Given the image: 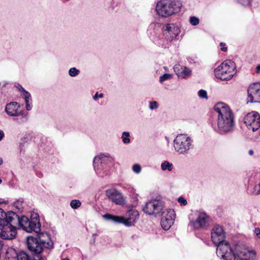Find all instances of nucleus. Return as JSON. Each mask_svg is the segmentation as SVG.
Returning <instances> with one entry per match:
<instances>
[{
    "label": "nucleus",
    "instance_id": "obj_46",
    "mask_svg": "<svg viewBox=\"0 0 260 260\" xmlns=\"http://www.w3.org/2000/svg\"><path fill=\"white\" fill-rule=\"evenodd\" d=\"M3 163V160L2 157H0V166H1Z\"/></svg>",
    "mask_w": 260,
    "mask_h": 260
},
{
    "label": "nucleus",
    "instance_id": "obj_20",
    "mask_svg": "<svg viewBox=\"0 0 260 260\" xmlns=\"http://www.w3.org/2000/svg\"><path fill=\"white\" fill-rule=\"evenodd\" d=\"M194 229H199L206 227L208 224V217L204 212L200 213L197 219L191 222Z\"/></svg>",
    "mask_w": 260,
    "mask_h": 260
},
{
    "label": "nucleus",
    "instance_id": "obj_3",
    "mask_svg": "<svg viewBox=\"0 0 260 260\" xmlns=\"http://www.w3.org/2000/svg\"><path fill=\"white\" fill-rule=\"evenodd\" d=\"M182 7L179 0H160L156 5L155 11L160 17L167 18L178 14Z\"/></svg>",
    "mask_w": 260,
    "mask_h": 260
},
{
    "label": "nucleus",
    "instance_id": "obj_44",
    "mask_svg": "<svg viewBox=\"0 0 260 260\" xmlns=\"http://www.w3.org/2000/svg\"><path fill=\"white\" fill-rule=\"evenodd\" d=\"M256 71L257 73L260 72V64L258 65L256 67Z\"/></svg>",
    "mask_w": 260,
    "mask_h": 260
},
{
    "label": "nucleus",
    "instance_id": "obj_41",
    "mask_svg": "<svg viewBox=\"0 0 260 260\" xmlns=\"http://www.w3.org/2000/svg\"><path fill=\"white\" fill-rule=\"evenodd\" d=\"M258 185L257 186V185H255L253 188V191H252L253 193L256 194V195H258V194H259L260 193H257V191L258 190Z\"/></svg>",
    "mask_w": 260,
    "mask_h": 260
},
{
    "label": "nucleus",
    "instance_id": "obj_49",
    "mask_svg": "<svg viewBox=\"0 0 260 260\" xmlns=\"http://www.w3.org/2000/svg\"><path fill=\"white\" fill-rule=\"evenodd\" d=\"M166 139L167 140V141L169 142V139H168V138L167 137H165Z\"/></svg>",
    "mask_w": 260,
    "mask_h": 260
},
{
    "label": "nucleus",
    "instance_id": "obj_5",
    "mask_svg": "<svg viewBox=\"0 0 260 260\" xmlns=\"http://www.w3.org/2000/svg\"><path fill=\"white\" fill-rule=\"evenodd\" d=\"M18 224L20 227L26 232L31 233L34 232L38 234L36 239H38V235L42 233H40L41 231V224L39 216L37 213H32L30 219L25 216H21L19 220Z\"/></svg>",
    "mask_w": 260,
    "mask_h": 260
},
{
    "label": "nucleus",
    "instance_id": "obj_31",
    "mask_svg": "<svg viewBox=\"0 0 260 260\" xmlns=\"http://www.w3.org/2000/svg\"><path fill=\"white\" fill-rule=\"evenodd\" d=\"M15 87L21 92V95L22 96L29 93L27 91L25 90L22 87V86L20 84H16L15 85Z\"/></svg>",
    "mask_w": 260,
    "mask_h": 260
},
{
    "label": "nucleus",
    "instance_id": "obj_28",
    "mask_svg": "<svg viewBox=\"0 0 260 260\" xmlns=\"http://www.w3.org/2000/svg\"><path fill=\"white\" fill-rule=\"evenodd\" d=\"M79 73L80 71L75 67L71 68L69 70V75L72 77L78 76Z\"/></svg>",
    "mask_w": 260,
    "mask_h": 260
},
{
    "label": "nucleus",
    "instance_id": "obj_39",
    "mask_svg": "<svg viewBox=\"0 0 260 260\" xmlns=\"http://www.w3.org/2000/svg\"><path fill=\"white\" fill-rule=\"evenodd\" d=\"M254 233L257 237V238H260V229L258 228H256L254 230Z\"/></svg>",
    "mask_w": 260,
    "mask_h": 260
},
{
    "label": "nucleus",
    "instance_id": "obj_13",
    "mask_svg": "<svg viewBox=\"0 0 260 260\" xmlns=\"http://www.w3.org/2000/svg\"><path fill=\"white\" fill-rule=\"evenodd\" d=\"M175 213L174 210L169 209L163 212L161 219V225L166 231L168 230L174 223Z\"/></svg>",
    "mask_w": 260,
    "mask_h": 260
},
{
    "label": "nucleus",
    "instance_id": "obj_24",
    "mask_svg": "<svg viewBox=\"0 0 260 260\" xmlns=\"http://www.w3.org/2000/svg\"><path fill=\"white\" fill-rule=\"evenodd\" d=\"M103 216L105 219L111 220L113 222L116 223H120V222H121V220H122L120 216H114L109 214H106Z\"/></svg>",
    "mask_w": 260,
    "mask_h": 260
},
{
    "label": "nucleus",
    "instance_id": "obj_15",
    "mask_svg": "<svg viewBox=\"0 0 260 260\" xmlns=\"http://www.w3.org/2000/svg\"><path fill=\"white\" fill-rule=\"evenodd\" d=\"M3 210L0 208V215H2ZM5 215V218H2L0 217L1 223L10 225L14 226V225L16 224L17 223H19V220L20 218L19 217L17 214L12 211H10L7 213H4ZM3 216V215H2Z\"/></svg>",
    "mask_w": 260,
    "mask_h": 260
},
{
    "label": "nucleus",
    "instance_id": "obj_7",
    "mask_svg": "<svg viewBox=\"0 0 260 260\" xmlns=\"http://www.w3.org/2000/svg\"><path fill=\"white\" fill-rule=\"evenodd\" d=\"M216 253L223 260H235L237 256L236 245L234 250L228 241L221 243L217 246Z\"/></svg>",
    "mask_w": 260,
    "mask_h": 260
},
{
    "label": "nucleus",
    "instance_id": "obj_6",
    "mask_svg": "<svg viewBox=\"0 0 260 260\" xmlns=\"http://www.w3.org/2000/svg\"><path fill=\"white\" fill-rule=\"evenodd\" d=\"M176 152L180 154H186L193 148V140L187 134H178L173 141Z\"/></svg>",
    "mask_w": 260,
    "mask_h": 260
},
{
    "label": "nucleus",
    "instance_id": "obj_25",
    "mask_svg": "<svg viewBox=\"0 0 260 260\" xmlns=\"http://www.w3.org/2000/svg\"><path fill=\"white\" fill-rule=\"evenodd\" d=\"M161 169L162 171H171L173 169V165L168 161H165L161 164Z\"/></svg>",
    "mask_w": 260,
    "mask_h": 260
},
{
    "label": "nucleus",
    "instance_id": "obj_26",
    "mask_svg": "<svg viewBox=\"0 0 260 260\" xmlns=\"http://www.w3.org/2000/svg\"><path fill=\"white\" fill-rule=\"evenodd\" d=\"M130 134L128 132H124L122 133L121 139L122 142L124 144H128L130 142V139L128 138Z\"/></svg>",
    "mask_w": 260,
    "mask_h": 260
},
{
    "label": "nucleus",
    "instance_id": "obj_19",
    "mask_svg": "<svg viewBox=\"0 0 260 260\" xmlns=\"http://www.w3.org/2000/svg\"><path fill=\"white\" fill-rule=\"evenodd\" d=\"M138 216L139 213L137 211L129 210L126 212L125 217L120 216L122 220L120 223H123L126 226H132L134 224Z\"/></svg>",
    "mask_w": 260,
    "mask_h": 260
},
{
    "label": "nucleus",
    "instance_id": "obj_34",
    "mask_svg": "<svg viewBox=\"0 0 260 260\" xmlns=\"http://www.w3.org/2000/svg\"><path fill=\"white\" fill-rule=\"evenodd\" d=\"M198 95L202 99H208L207 92L205 90H200L198 92Z\"/></svg>",
    "mask_w": 260,
    "mask_h": 260
},
{
    "label": "nucleus",
    "instance_id": "obj_11",
    "mask_svg": "<svg viewBox=\"0 0 260 260\" xmlns=\"http://www.w3.org/2000/svg\"><path fill=\"white\" fill-rule=\"evenodd\" d=\"M244 122L249 129L255 132L260 127V115L255 111L249 113L244 117Z\"/></svg>",
    "mask_w": 260,
    "mask_h": 260
},
{
    "label": "nucleus",
    "instance_id": "obj_38",
    "mask_svg": "<svg viewBox=\"0 0 260 260\" xmlns=\"http://www.w3.org/2000/svg\"><path fill=\"white\" fill-rule=\"evenodd\" d=\"M220 46L221 47V50L225 52L227 50V48L225 47V44L224 43H220Z\"/></svg>",
    "mask_w": 260,
    "mask_h": 260
},
{
    "label": "nucleus",
    "instance_id": "obj_12",
    "mask_svg": "<svg viewBox=\"0 0 260 260\" xmlns=\"http://www.w3.org/2000/svg\"><path fill=\"white\" fill-rule=\"evenodd\" d=\"M260 102V82L251 84L248 89L247 103Z\"/></svg>",
    "mask_w": 260,
    "mask_h": 260
},
{
    "label": "nucleus",
    "instance_id": "obj_16",
    "mask_svg": "<svg viewBox=\"0 0 260 260\" xmlns=\"http://www.w3.org/2000/svg\"><path fill=\"white\" fill-rule=\"evenodd\" d=\"M180 32L179 27L174 23L167 24L164 28V34L170 41L175 39Z\"/></svg>",
    "mask_w": 260,
    "mask_h": 260
},
{
    "label": "nucleus",
    "instance_id": "obj_21",
    "mask_svg": "<svg viewBox=\"0 0 260 260\" xmlns=\"http://www.w3.org/2000/svg\"><path fill=\"white\" fill-rule=\"evenodd\" d=\"M174 70L179 78L183 79L186 78L191 74V71L189 68L184 66H180V65L175 66L174 67Z\"/></svg>",
    "mask_w": 260,
    "mask_h": 260
},
{
    "label": "nucleus",
    "instance_id": "obj_42",
    "mask_svg": "<svg viewBox=\"0 0 260 260\" xmlns=\"http://www.w3.org/2000/svg\"><path fill=\"white\" fill-rule=\"evenodd\" d=\"M5 134L2 130H0V141H1L4 137Z\"/></svg>",
    "mask_w": 260,
    "mask_h": 260
},
{
    "label": "nucleus",
    "instance_id": "obj_48",
    "mask_svg": "<svg viewBox=\"0 0 260 260\" xmlns=\"http://www.w3.org/2000/svg\"><path fill=\"white\" fill-rule=\"evenodd\" d=\"M62 260H70V259L68 258H65L62 259Z\"/></svg>",
    "mask_w": 260,
    "mask_h": 260
},
{
    "label": "nucleus",
    "instance_id": "obj_32",
    "mask_svg": "<svg viewBox=\"0 0 260 260\" xmlns=\"http://www.w3.org/2000/svg\"><path fill=\"white\" fill-rule=\"evenodd\" d=\"M132 170L136 174H139L142 170L141 167L139 164H134L132 167Z\"/></svg>",
    "mask_w": 260,
    "mask_h": 260
},
{
    "label": "nucleus",
    "instance_id": "obj_33",
    "mask_svg": "<svg viewBox=\"0 0 260 260\" xmlns=\"http://www.w3.org/2000/svg\"><path fill=\"white\" fill-rule=\"evenodd\" d=\"M149 109L151 110H155L158 108V105L157 102L156 101H152V102H149Z\"/></svg>",
    "mask_w": 260,
    "mask_h": 260
},
{
    "label": "nucleus",
    "instance_id": "obj_29",
    "mask_svg": "<svg viewBox=\"0 0 260 260\" xmlns=\"http://www.w3.org/2000/svg\"><path fill=\"white\" fill-rule=\"evenodd\" d=\"M81 202L78 200H73L70 202V206L74 209H78L81 206Z\"/></svg>",
    "mask_w": 260,
    "mask_h": 260
},
{
    "label": "nucleus",
    "instance_id": "obj_35",
    "mask_svg": "<svg viewBox=\"0 0 260 260\" xmlns=\"http://www.w3.org/2000/svg\"><path fill=\"white\" fill-rule=\"evenodd\" d=\"M178 202L181 206H185L187 204V200L182 197H180L178 199Z\"/></svg>",
    "mask_w": 260,
    "mask_h": 260
},
{
    "label": "nucleus",
    "instance_id": "obj_9",
    "mask_svg": "<svg viewBox=\"0 0 260 260\" xmlns=\"http://www.w3.org/2000/svg\"><path fill=\"white\" fill-rule=\"evenodd\" d=\"M164 207V204L162 201L154 199L148 201L143 210L147 214L156 216L161 213Z\"/></svg>",
    "mask_w": 260,
    "mask_h": 260
},
{
    "label": "nucleus",
    "instance_id": "obj_45",
    "mask_svg": "<svg viewBox=\"0 0 260 260\" xmlns=\"http://www.w3.org/2000/svg\"><path fill=\"white\" fill-rule=\"evenodd\" d=\"M248 153H249V155H252L253 154V151L252 150H250L248 151Z\"/></svg>",
    "mask_w": 260,
    "mask_h": 260
},
{
    "label": "nucleus",
    "instance_id": "obj_30",
    "mask_svg": "<svg viewBox=\"0 0 260 260\" xmlns=\"http://www.w3.org/2000/svg\"><path fill=\"white\" fill-rule=\"evenodd\" d=\"M189 22L192 26H196L200 23V19L196 16H191L189 17Z\"/></svg>",
    "mask_w": 260,
    "mask_h": 260
},
{
    "label": "nucleus",
    "instance_id": "obj_18",
    "mask_svg": "<svg viewBox=\"0 0 260 260\" xmlns=\"http://www.w3.org/2000/svg\"><path fill=\"white\" fill-rule=\"evenodd\" d=\"M107 197L113 203L117 205H123L125 203V199L119 191L114 188L107 189L106 191Z\"/></svg>",
    "mask_w": 260,
    "mask_h": 260
},
{
    "label": "nucleus",
    "instance_id": "obj_2",
    "mask_svg": "<svg viewBox=\"0 0 260 260\" xmlns=\"http://www.w3.org/2000/svg\"><path fill=\"white\" fill-rule=\"evenodd\" d=\"M53 245L50 235L46 232L39 234L38 239L32 237H28L27 239V248L34 253V260H43L40 256L43 248L52 249Z\"/></svg>",
    "mask_w": 260,
    "mask_h": 260
},
{
    "label": "nucleus",
    "instance_id": "obj_8",
    "mask_svg": "<svg viewBox=\"0 0 260 260\" xmlns=\"http://www.w3.org/2000/svg\"><path fill=\"white\" fill-rule=\"evenodd\" d=\"M20 106L16 102H12L6 105L5 111L11 117H18L21 116L20 123H25L28 121V113H24L20 110Z\"/></svg>",
    "mask_w": 260,
    "mask_h": 260
},
{
    "label": "nucleus",
    "instance_id": "obj_14",
    "mask_svg": "<svg viewBox=\"0 0 260 260\" xmlns=\"http://www.w3.org/2000/svg\"><path fill=\"white\" fill-rule=\"evenodd\" d=\"M211 235L212 240L216 246L221 243L227 242L224 240L225 235L222 226L215 225L212 230Z\"/></svg>",
    "mask_w": 260,
    "mask_h": 260
},
{
    "label": "nucleus",
    "instance_id": "obj_43",
    "mask_svg": "<svg viewBox=\"0 0 260 260\" xmlns=\"http://www.w3.org/2000/svg\"><path fill=\"white\" fill-rule=\"evenodd\" d=\"M21 142L23 143V142L24 143H26L27 142L26 141V137H23L22 138H21Z\"/></svg>",
    "mask_w": 260,
    "mask_h": 260
},
{
    "label": "nucleus",
    "instance_id": "obj_36",
    "mask_svg": "<svg viewBox=\"0 0 260 260\" xmlns=\"http://www.w3.org/2000/svg\"><path fill=\"white\" fill-rule=\"evenodd\" d=\"M238 2L244 6H249L251 3V0H238Z\"/></svg>",
    "mask_w": 260,
    "mask_h": 260
},
{
    "label": "nucleus",
    "instance_id": "obj_10",
    "mask_svg": "<svg viewBox=\"0 0 260 260\" xmlns=\"http://www.w3.org/2000/svg\"><path fill=\"white\" fill-rule=\"evenodd\" d=\"M236 251V258L238 260H255L256 258V251L245 245L237 244Z\"/></svg>",
    "mask_w": 260,
    "mask_h": 260
},
{
    "label": "nucleus",
    "instance_id": "obj_1",
    "mask_svg": "<svg viewBox=\"0 0 260 260\" xmlns=\"http://www.w3.org/2000/svg\"><path fill=\"white\" fill-rule=\"evenodd\" d=\"M214 110L217 114L216 122L212 125L214 131L221 135L232 132L234 127V117L228 105L218 103L214 106Z\"/></svg>",
    "mask_w": 260,
    "mask_h": 260
},
{
    "label": "nucleus",
    "instance_id": "obj_17",
    "mask_svg": "<svg viewBox=\"0 0 260 260\" xmlns=\"http://www.w3.org/2000/svg\"><path fill=\"white\" fill-rule=\"evenodd\" d=\"M113 157L109 154H100L95 156L93 161V165L96 173L100 174L99 164L102 166L103 164H111L113 162Z\"/></svg>",
    "mask_w": 260,
    "mask_h": 260
},
{
    "label": "nucleus",
    "instance_id": "obj_27",
    "mask_svg": "<svg viewBox=\"0 0 260 260\" xmlns=\"http://www.w3.org/2000/svg\"><path fill=\"white\" fill-rule=\"evenodd\" d=\"M173 77V75L171 74L165 73L159 77V82L162 83L164 82L170 80Z\"/></svg>",
    "mask_w": 260,
    "mask_h": 260
},
{
    "label": "nucleus",
    "instance_id": "obj_23",
    "mask_svg": "<svg viewBox=\"0 0 260 260\" xmlns=\"http://www.w3.org/2000/svg\"><path fill=\"white\" fill-rule=\"evenodd\" d=\"M10 251L16 255L17 260H31L28 255L24 251L19 252L18 253H16L14 249H11Z\"/></svg>",
    "mask_w": 260,
    "mask_h": 260
},
{
    "label": "nucleus",
    "instance_id": "obj_37",
    "mask_svg": "<svg viewBox=\"0 0 260 260\" xmlns=\"http://www.w3.org/2000/svg\"><path fill=\"white\" fill-rule=\"evenodd\" d=\"M104 97L103 93L99 94L98 92H96L95 94L93 96V99L94 101H97L99 98H103Z\"/></svg>",
    "mask_w": 260,
    "mask_h": 260
},
{
    "label": "nucleus",
    "instance_id": "obj_22",
    "mask_svg": "<svg viewBox=\"0 0 260 260\" xmlns=\"http://www.w3.org/2000/svg\"><path fill=\"white\" fill-rule=\"evenodd\" d=\"M25 101V108L27 111H30L32 108V99L29 93L22 96Z\"/></svg>",
    "mask_w": 260,
    "mask_h": 260
},
{
    "label": "nucleus",
    "instance_id": "obj_40",
    "mask_svg": "<svg viewBox=\"0 0 260 260\" xmlns=\"http://www.w3.org/2000/svg\"><path fill=\"white\" fill-rule=\"evenodd\" d=\"M19 149L20 152H23L25 151L24 145L22 142H20L19 144Z\"/></svg>",
    "mask_w": 260,
    "mask_h": 260
},
{
    "label": "nucleus",
    "instance_id": "obj_4",
    "mask_svg": "<svg viewBox=\"0 0 260 260\" xmlns=\"http://www.w3.org/2000/svg\"><path fill=\"white\" fill-rule=\"evenodd\" d=\"M215 77L221 80H231L236 73L235 63L231 60H226L215 70Z\"/></svg>",
    "mask_w": 260,
    "mask_h": 260
},
{
    "label": "nucleus",
    "instance_id": "obj_47",
    "mask_svg": "<svg viewBox=\"0 0 260 260\" xmlns=\"http://www.w3.org/2000/svg\"><path fill=\"white\" fill-rule=\"evenodd\" d=\"M258 190L257 191V193H260V182L258 184Z\"/></svg>",
    "mask_w": 260,
    "mask_h": 260
},
{
    "label": "nucleus",
    "instance_id": "obj_50",
    "mask_svg": "<svg viewBox=\"0 0 260 260\" xmlns=\"http://www.w3.org/2000/svg\"><path fill=\"white\" fill-rule=\"evenodd\" d=\"M2 180H1V179L0 178V184L2 183Z\"/></svg>",
    "mask_w": 260,
    "mask_h": 260
},
{
    "label": "nucleus",
    "instance_id": "obj_51",
    "mask_svg": "<svg viewBox=\"0 0 260 260\" xmlns=\"http://www.w3.org/2000/svg\"><path fill=\"white\" fill-rule=\"evenodd\" d=\"M164 69H165V70H167V68H166V67H164Z\"/></svg>",
    "mask_w": 260,
    "mask_h": 260
}]
</instances>
